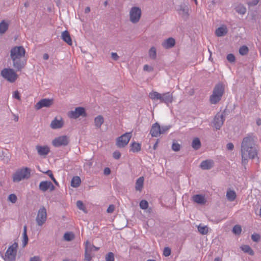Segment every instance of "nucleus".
<instances>
[{
  "label": "nucleus",
  "mask_w": 261,
  "mask_h": 261,
  "mask_svg": "<svg viewBox=\"0 0 261 261\" xmlns=\"http://www.w3.org/2000/svg\"><path fill=\"white\" fill-rule=\"evenodd\" d=\"M64 239L65 241H70L74 239V235L69 232H66L64 235Z\"/></svg>",
  "instance_id": "41"
},
{
  "label": "nucleus",
  "mask_w": 261,
  "mask_h": 261,
  "mask_svg": "<svg viewBox=\"0 0 261 261\" xmlns=\"http://www.w3.org/2000/svg\"><path fill=\"white\" fill-rule=\"evenodd\" d=\"M227 60L230 63L234 62L236 60V58L233 54H229L226 57Z\"/></svg>",
  "instance_id": "47"
},
{
  "label": "nucleus",
  "mask_w": 261,
  "mask_h": 261,
  "mask_svg": "<svg viewBox=\"0 0 261 261\" xmlns=\"http://www.w3.org/2000/svg\"><path fill=\"white\" fill-rule=\"evenodd\" d=\"M36 149L40 155H46L49 152V148L47 146H36Z\"/></svg>",
  "instance_id": "22"
},
{
  "label": "nucleus",
  "mask_w": 261,
  "mask_h": 261,
  "mask_svg": "<svg viewBox=\"0 0 261 261\" xmlns=\"http://www.w3.org/2000/svg\"><path fill=\"white\" fill-rule=\"evenodd\" d=\"M31 176V170L27 167L18 169L13 175V181L18 182L24 179H28Z\"/></svg>",
  "instance_id": "4"
},
{
  "label": "nucleus",
  "mask_w": 261,
  "mask_h": 261,
  "mask_svg": "<svg viewBox=\"0 0 261 261\" xmlns=\"http://www.w3.org/2000/svg\"><path fill=\"white\" fill-rule=\"evenodd\" d=\"M62 39L69 45L72 44V40L69 33L67 31L62 32L61 35Z\"/></svg>",
  "instance_id": "24"
},
{
  "label": "nucleus",
  "mask_w": 261,
  "mask_h": 261,
  "mask_svg": "<svg viewBox=\"0 0 261 261\" xmlns=\"http://www.w3.org/2000/svg\"><path fill=\"white\" fill-rule=\"evenodd\" d=\"M171 127V125H165L161 127V134H163L167 132Z\"/></svg>",
  "instance_id": "46"
},
{
  "label": "nucleus",
  "mask_w": 261,
  "mask_h": 261,
  "mask_svg": "<svg viewBox=\"0 0 261 261\" xmlns=\"http://www.w3.org/2000/svg\"><path fill=\"white\" fill-rule=\"evenodd\" d=\"M201 142L199 138H194L192 142V146L195 150H198L201 147Z\"/></svg>",
  "instance_id": "33"
},
{
  "label": "nucleus",
  "mask_w": 261,
  "mask_h": 261,
  "mask_svg": "<svg viewBox=\"0 0 261 261\" xmlns=\"http://www.w3.org/2000/svg\"><path fill=\"white\" fill-rule=\"evenodd\" d=\"M225 86L222 82L216 84L213 90L212 95L210 96V102L213 105L218 103L222 99L224 93Z\"/></svg>",
  "instance_id": "2"
},
{
  "label": "nucleus",
  "mask_w": 261,
  "mask_h": 261,
  "mask_svg": "<svg viewBox=\"0 0 261 261\" xmlns=\"http://www.w3.org/2000/svg\"><path fill=\"white\" fill-rule=\"evenodd\" d=\"M214 161L212 160H206L202 161L200 165V168L203 170L211 169L214 166Z\"/></svg>",
  "instance_id": "19"
},
{
  "label": "nucleus",
  "mask_w": 261,
  "mask_h": 261,
  "mask_svg": "<svg viewBox=\"0 0 261 261\" xmlns=\"http://www.w3.org/2000/svg\"><path fill=\"white\" fill-rule=\"evenodd\" d=\"M141 146L139 143L134 142L131 144L130 150L133 152H138L141 150Z\"/></svg>",
  "instance_id": "32"
},
{
  "label": "nucleus",
  "mask_w": 261,
  "mask_h": 261,
  "mask_svg": "<svg viewBox=\"0 0 261 261\" xmlns=\"http://www.w3.org/2000/svg\"><path fill=\"white\" fill-rule=\"evenodd\" d=\"M226 148L229 150H232L234 148V145L232 143H228L226 145Z\"/></svg>",
  "instance_id": "58"
},
{
  "label": "nucleus",
  "mask_w": 261,
  "mask_h": 261,
  "mask_svg": "<svg viewBox=\"0 0 261 261\" xmlns=\"http://www.w3.org/2000/svg\"><path fill=\"white\" fill-rule=\"evenodd\" d=\"M226 197L227 199L229 201H234L237 197L236 193L234 191L230 190V189H228L226 192Z\"/></svg>",
  "instance_id": "27"
},
{
  "label": "nucleus",
  "mask_w": 261,
  "mask_h": 261,
  "mask_svg": "<svg viewBox=\"0 0 261 261\" xmlns=\"http://www.w3.org/2000/svg\"><path fill=\"white\" fill-rule=\"evenodd\" d=\"M149 97L152 100H159L160 103H164L167 106L173 101V96L170 92L161 94L156 91H152L149 93Z\"/></svg>",
  "instance_id": "3"
},
{
  "label": "nucleus",
  "mask_w": 261,
  "mask_h": 261,
  "mask_svg": "<svg viewBox=\"0 0 261 261\" xmlns=\"http://www.w3.org/2000/svg\"><path fill=\"white\" fill-rule=\"evenodd\" d=\"M94 256V254L90 252V250H88L85 248L84 259L85 261H91Z\"/></svg>",
  "instance_id": "35"
},
{
  "label": "nucleus",
  "mask_w": 261,
  "mask_h": 261,
  "mask_svg": "<svg viewBox=\"0 0 261 261\" xmlns=\"http://www.w3.org/2000/svg\"><path fill=\"white\" fill-rule=\"evenodd\" d=\"M115 205L113 204H111L109 205V206L107 208V212L108 213H112L115 211Z\"/></svg>",
  "instance_id": "52"
},
{
  "label": "nucleus",
  "mask_w": 261,
  "mask_h": 261,
  "mask_svg": "<svg viewBox=\"0 0 261 261\" xmlns=\"http://www.w3.org/2000/svg\"><path fill=\"white\" fill-rule=\"evenodd\" d=\"M251 239L255 242H258L260 239L259 234L257 233H254L251 235Z\"/></svg>",
  "instance_id": "48"
},
{
  "label": "nucleus",
  "mask_w": 261,
  "mask_h": 261,
  "mask_svg": "<svg viewBox=\"0 0 261 261\" xmlns=\"http://www.w3.org/2000/svg\"><path fill=\"white\" fill-rule=\"evenodd\" d=\"M225 111L223 112L222 113H218L213 121V124L215 128L217 129H220L221 126L223 125L225 121Z\"/></svg>",
  "instance_id": "11"
},
{
  "label": "nucleus",
  "mask_w": 261,
  "mask_h": 261,
  "mask_svg": "<svg viewBox=\"0 0 261 261\" xmlns=\"http://www.w3.org/2000/svg\"><path fill=\"white\" fill-rule=\"evenodd\" d=\"M149 57L152 59H155L156 57V48L154 47H151L149 50Z\"/></svg>",
  "instance_id": "38"
},
{
  "label": "nucleus",
  "mask_w": 261,
  "mask_h": 261,
  "mask_svg": "<svg viewBox=\"0 0 261 261\" xmlns=\"http://www.w3.org/2000/svg\"><path fill=\"white\" fill-rule=\"evenodd\" d=\"M53 104V99L43 98L39 100L35 106L36 110H39L43 107L49 108Z\"/></svg>",
  "instance_id": "16"
},
{
  "label": "nucleus",
  "mask_w": 261,
  "mask_h": 261,
  "mask_svg": "<svg viewBox=\"0 0 261 261\" xmlns=\"http://www.w3.org/2000/svg\"><path fill=\"white\" fill-rule=\"evenodd\" d=\"M180 145L178 143H173L172 145V149L175 151H178L180 150Z\"/></svg>",
  "instance_id": "49"
},
{
  "label": "nucleus",
  "mask_w": 261,
  "mask_h": 261,
  "mask_svg": "<svg viewBox=\"0 0 261 261\" xmlns=\"http://www.w3.org/2000/svg\"><path fill=\"white\" fill-rule=\"evenodd\" d=\"M164 255L165 256H168L171 254V249L169 247H165L164 249Z\"/></svg>",
  "instance_id": "51"
},
{
  "label": "nucleus",
  "mask_w": 261,
  "mask_h": 261,
  "mask_svg": "<svg viewBox=\"0 0 261 261\" xmlns=\"http://www.w3.org/2000/svg\"><path fill=\"white\" fill-rule=\"evenodd\" d=\"M47 218V213L46 208L42 206L38 210L37 215L36 218V223L38 225L41 226L45 222Z\"/></svg>",
  "instance_id": "8"
},
{
  "label": "nucleus",
  "mask_w": 261,
  "mask_h": 261,
  "mask_svg": "<svg viewBox=\"0 0 261 261\" xmlns=\"http://www.w3.org/2000/svg\"><path fill=\"white\" fill-rule=\"evenodd\" d=\"M175 44V40L172 38L170 37L165 40L162 44L163 47L166 49H169L173 47Z\"/></svg>",
  "instance_id": "20"
},
{
  "label": "nucleus",
  "mask_w": 261,
  "mask_h": 261,
  "mask_svg": "<svg viewBox=\"0 0 261 261\" xmlns=\"http://www.w3.org/2000/svg\"><path fill=\"white\" fill-rule=\"evenodd\" d=\"M259 1V0H252L251 2H250L248 3V5L249 6H255L257 5Z\"/></svg>",
  "instance_id": "56"
},
{
  "label": "nucleus",
  "mask_w": 261,
  "mask_h": 261,
  "mask_svg": "<svg viewBox=\"0 0 261 261\" xmlns=\"http://www.w3.org/2000/svg\"><path fill=\"white\" fill-rule=\"evenodd\" d=\"M103 122L104 119L101 115H98L94 118V125L96 128H100Z\"/></svg>",
  "instance_id": "26"
},
{
  "label": "nucleus",
  "mask_w": 261,
  "mask_h": 261,
  "mask_svg": "<svg viewBox=\"0 0 261 261\" xmlns=\"http://www.w3.org/2000/svg\"><path fill=\"white\" fill-rule=\"evenodd\" d=\"M8 199L12 203H14L17 201V196L14 194H11L9 196Z\"/></svg>",
  "instance_id": "45"
},
{
  "label": "nucleus",
  "mask_w": 261,
  "mask_h": 261,
  "mask_svg": "<svg viewBox=\"0 0 261 261\" xmlns=\"http://www.w3.org/2000/svg\"><path fill=\"white\" fill-rule=\"evenodd\" d=\"M45 174H46L48 176H49V177L51 178V179L53 181V182L56 185H58V182L56 180V179L55 178L53 174L52 173V171L50 170H48L47 171L45 172Z\"/></svg>",
  "instance_id": "42"
},
{
  "label": "nucleus",
  "mask_w": 261,
  "mask_h": 261,
  "mask_svg": "<svg viewBox=\"0 0 261 261\" xmlns=\"http://www.w3.org/2000/svg\"><path fill=\"white\" fill-rule=\"evenodd\" d=\"M144 183V177L143 176L140 177L137 179L136 182L135 189L137 191H141Z\"/></svg>",
  "instance_id": "28"
},
{
  "label": "nucleus",
  "mask_w": 261,
  "mask_h": 261,
  "mask_svg": "<svg viewBox=\"0 0 261 261\" xmlns=\"http://www.w3.org/2000/svg\"><path fill=\"white\" fill-rule=\"evenodd\" d=\"M106 261H114V254L112 252H109L106 256Z\"/></svg>",
  "instance_id": "44"
},
{
  "label": "nucleus",
  "mask_w": 261,
  "mask_h": 261,
  "mask_svg": "<svg viewBox=\"0 0 261 261\" xmlns=\"http://www.w3.org/2000/svg\"><path fill=\"white\" fill-rule=\"evenodd\" d=\"M143 70L144 71L150 72L153 70V68L151 66H148V65H145L143 67Z\"/></svg>",
  "instance_id": "54"
},
{
  "label": "nucleus",
  "mask_w": 261,
  "mask_h": 261,
  "mask_svg": "<svg viewBox=\"0 0 261 261\" xmlns=\"http://www.w3.org/2000/svg\"><path fill=\"white\" fill-rule=\"evenodd\" d=\"M9 24L5 20L0 23V34H4L8 29Z\"/></svg>",
  "instance_id": "31"
},
{
  "label": "nucleus",
  "mask_w": 261,
  "mask_h": 261,
  "mask_svg": "<svg viewBox=\"0 0 261 261\" xmlns=\"http://www.w3.org/2000/svg\"><path fill=\"white\" fill-rule=\"evenodd\" d=\"M64 121L62 118L58 119L56 117L51 122L50 126L51 128L56 129L61 128L63 126Z\"/></svg>",
  "instance_id": "18"
},
{
  "label": "nucleus",
  "mask_w": 261,
  "mask_h": 261,
  "mask_svg": "<svg viewBox=\"0 0 261 261\" xmlns=\"http://www.w3.org/2000/svg\"><path fill=\"white\" fill-rule=\"evenodd\" d=\"M90 12V8L89 7H87L85 9V13H88Z\"/></svg>",
  "instance_id": "63"
},
{
  "label": "nucleus",
  "mask_w": 261,
  "mask_h": 261,
  "mask_svg": "<svg viewBox=\"0 0 261 261\" xmlns=\"http://www.w3.org/2000/svg\"><path fill=\"white\" fill-rule=\"evenodd\" d=\"M76 206L81 210L84 211L85 209V206L83 204V203L81 200H78L76 202Z\"/></svg>",
  "instance_id": "50"
},
{
  "label": "nucleus",
  "mask_w": 261,
  "mask_h": 261,
  "mask_svg": "<svg viewBox=\"0 0 261 261\" xmlns=\"http://www.w3.org/2000/svg\"><path fill=\"white\" fill-rule=\"evenodd\" d=\"M192 198L195 202L200 204H204L206 202L205 196L201 194L195 195Z\"/></svg>",
  "instance_id": "21"
},
{
  "label": "nucleus",
  "mask_w": 261,
  "mask_h": 261,
  "mask_svg": "<svg viewBox=\"0 0 261 261\" xmlns=\"http://www.w3.org/2000/svg\"><path fill=\"white\" fill-rule=\"evenodd\" d=\"M198 230L199 232L202 234H206L208 233V227L206 226H198Z\"/></svg>",
  "instance_id": "37"
},
{
  "label": "nucleus",
  "mask_w": 261,
  "mask_h": 261,
  "mask_svg": "<svg viewBox=\"0 0 261 261\" xmlns=\"http://www.w3.org/2000/svg\"><path fill=\"white\" fill-rule=\"evenodd\" d=\"M140 207L143 210H146L148 206V203L145 200H142L140 202Z\"/></svg>",
  "instance_id": "43"
},
{
  "label": "nucleus",
  "mask_w": 261,
  "mask_h": 261,
  "mask_svg": "<svg viewBox=\"0 0 261 261\" xmlns=\"http://www.w3.org/2000/svg\"><path fill=\"white\" fill-rule=\"evenodd\" d=\"M179 13L184 18H187L189 16V9L187 6H180Z\"/></svg>",
  "instance_id": "25"
},
{
  "label": "nucleus",
  "mask_w": 261,
  "mask_h": 261,
  "mask_svg": "<svg viewBox=\"0 0 261 261\" xmlns=\"http://www.w3.org/2000/svg\"><path fill=\"white\" fill-rule=\"evenodd\" d=\"M13 97L18 99V100H20V95H19V93L18 91H15L14 93V95H13Z\"/></svg>",
  "instance_id": "59"
},
{
  "label": "nucleus",
  "mask_w": 261,
  "mask_h": 261,
  "mask_svg": "<svg viewBox=\"0 0 261 261\" xmlns=\"http://www.w3.org/2000/svg\"><path fill=\"white\" fill-rule=\"evenodd\" d=\"M13 66L17 71H21L26 64V60L24 58H15L11 59Z\"/></svg>",
  "instance_id": "14"
},
{
  "label": "nucleus",
  "mask_w": 261,
  "mask_h": 261,
  "mask_svg": "<svg viewBox=\"0 0 261 261\" xmlns=\"http://www.w3.org/2000/svg\"><path fill=\"white\" fill-rule=\"evenodd\" d=\"M249 49L247 46L243 45L239 49V53L241 55L244 56L248 54Z\"/></svg>",
  "instance_id": "39"
},
{
  "label": "nucleus",
  "mask_w": 261,
  "mask_h": 261,
  "mask_svg": "<svg viewBox=\"0 0 261 261\" xmlns=\"http://www.w3.org/2000/svg\"><path fill=\"white\" fill-rule=\"evenodd\" d=\"M242 164L245 165L248 159H253L257 154L255 137L248 134L242 140L241 146Z\"/></svg>",
  "instance_id": "1"
},
{
  "label": "nucleus",
  "mask_w": 261,
  "mask_h": 261,
  "mask_svg": "<svg viewBox=\"0 0 261 261\" xmlns=\"http://www.w3.org/2000/svg\"><path fill=\"white\" fill-rule=\"evenodd\" d=\"M85 248L88 250H90V252L92 253L93 251H97L99 248L95 246L93 244H90L88 241L85 243Z\"/></svg>",
  "instance_id": "30"
},
{
  "label": "nucleus",
  "mask_w": 261,
  "mask_h": 261,
  "mask_svg": "<svg viewBox=\"0 0 261 261\" xmlns=\"http://www.w3.org/2000/svg\"><path fill=\"white\" fill-rule=\"evenodd\" d=\"M18 247V245L16 242H14L9 247L4 257L5 261H14L15 260Z\"/></svg>",
  "instance_id": "6"
},
{
  "label": "nucleus",
  "mask_w": 261,
  "mask_h": 261,
  "mask_svg": "<svg viewBox=\"0 0 261 261\" xmlns=\"http://www.w3.org/2000/svg\"><path fill=\"white\" fill-rule=\"evenodd\" d=\"M237 12L240 14H244L246 13V9L245 7H241L239 10H237Z\"/></svg>",
  "instance_id": "55"
},
{
  "label": "nucleus",
  "mask_w": 261,
  "mask_h": 261,
  "mask_svg": "<svg viewBox=\"0 0 261 261\" xmlns=\"http://www.w3.org/2000/svg\"><path fill=\"white\" fill-rule=\"evenodd\" d=\"M256 124L258 125V126H259L261 125V119H258L257 120H256Z\"/></svg>",
  "instance_id": "64"
},
{
  "label": "nucleus",
  "mask_w": 261,
  "mask_h": 261,
  "mask_svg": "<svg viewBox=\"0 0 261 261\" xmlns=\"http://www.w3.org/2000/svg\"><path fill=\"white\" fill-rule=\"evenodd\" d=\"M242 231L241 226L239 225H236L233 226L232 232L236 234H240Z\"/></svg>",
  "instance_id": "40"
},
{
  "label": "nucleus",
  "mask_w": 261,
  "mask_h": 261,
  "mask_svg": "<svg viewBox=\"0 0 261 261\" xmlns=\"http://www.w3.org/2000/svg\"><path fill=\"white\" fill-rule=\"evenodd\" d=\"M68 117L72 119H77L82 116L85 117L87 116L85 109L83 107H77L74 111H71L68 113Z\"/></svg>",
  "instance_id": "9"
},
{
  "label": "nucleus",
  "mask_w": 261,
  "mask_h": 261,
  "mask_svg": "<svg viewBox=\"0 0 261 261\" xmlns=\"http://www.w3.org/2000/svg\"><path fill=\"white\" fill-rule=\"evenodd\" d=\"M111 57L115 61L118 60L119 58L117 54L116 53H112Z\"/></svg>",
  "instance_id": "57"
},
{
  "label": "nucleus",
  "mask_w": 261,
  "mask_h": 261,
  "mask_svg": "<svg viewBox=\"0 0 261 261\" xmlns=\"http://www.w3.org/2000/svg\"><path fill=\"white\" fill-rule=\"evenodd\" d=\"M131 137V133H125L117 139V146L118 147H125L129 142Z\"/></svg>",
  "instance_id": "12"
},
{
  "label": "nucleus",
  "mask_w": 261,
  "mask_h": 261,
  "mask_svg": "<svg viewBox=\"0 0 261 261\" xmlns=\"http://www.w3.org/2000/svg\"><path fill=\"white\" fill-rule=\"evenodd\" d=\"M2 76L10 83H14L18 77V75L13 69L5 68L1 72Z\"/></svg>",
  "instance_id": "5"
},
{
  "label": "nucleus",
  "mask_w": 261,
  "mask_h": 261,
  "mask_svg": "<svg viewBox=\"0 0 261 261\" xmlns=\"http://www.w3.org/2000/svg\"><path fill=\"white\" fill-rule=\"evenodd\" d=\"M141 9L136 7L131 8L129 12L130 20L133 23H137L141 17Z\"/></svg>",
  "instance_id": "10"
},
{
  "label": "nucleus",
  "mask_w": 261,
  "mask_h": 261,
  "mask_svg": "<svg viewBox=\"0 0 261 261\" xmlns=\"http://www.w3.org/2000/svg\"><path fill=\"white\" fill-rule=\"evenodd\" d=\"M81 182V178L78 176H74L71 181V186L74 188L79 187Z\"/></svg>",
  "instance_id": "29"
},
{
  "label": "nucleus",
  "mask_w": 261,
  "mask_h": 261,
  "mask_svg": "<svg viewBox=\"0 0 261 261\" xmlns=\"http://www.w3.org/2000/svg\"><path fill=\"white\" fill-rule=\"evenodd\" d=\"M43 58L44 60H46L49 58V56L47 54H44L43 56Z\"/></svg>",
  "instance_id": "62"
},
{
  "label": "nucleus",
  "mask_w": 261,
  "mask_h": 261,
  "mask_svg": "<svg viewBox=\"0 0 261 261\" xmlns=\"http://www.w3.org/2000/svg\"><path fill=\"white\" fill-rule=\"evenodd\" d=\"M150 134L153 137H159L161 135V126L159 123L156 122L152 124Z\"/></svg>",
  "instance_id": "17"
},
{
  "label": "nucleus",
  "mask_w": 261,
  "mask_h": 261,
  "mask_svg": "<svg viewBox=\"0 0 261 261\" xmlns=\"http://www.w3.org/2000/svg\"><path fill=\"white\" fill-rule=\"evenodd\" d=\"M27 226L26 225L24 226L23 232V240L22 241V244H23V247L26 246V245L28 244V240H29L28 237L27 233Z\"/></svg>",
  "instance_id": "36"
},
{
  "label": "nucleus",
  "mask_w": 261,
  "mask_h": 261,
  "mask_svg": "<svg viewBox=\"0 0 261 261\" xmlns=\"http://www.w3.org/2000/svg\"><path fill=\"white\" fill-rule=\"evenodd\" d=\"M69 138L67 136H61L53 140L52 143L55 147L65 146L68 144Z\"/></svg>",
  "instance_id": "13"
},
{
  "label": "nucleus",
  "mask_w": 261,
  "mask_h": 261,
  "mask_svg": "<svg viewBox=\"0 0 261 261\" xmlns=\"http://www.w3.org/2000/svg\"><path fill=\"white\" fill-rule=\"evenodd\" d=\"M228 30L227 28L223 25L217 28L215 31V34L218 37H222L225 36L227 33Z\"/></svg>",
  "instance_id": "23"
},
{
  "label": "nucleus",
  "mask_w": 261,
  "mask_h": 261,
  "mask_svg": "<svg viewBox=\"0 0 261 261\" xmlns=\"http://www.w3.org/2000/svg\"><path fill=\"white\" fill-rule=\"evenodd\" d=\"M111 173V170L109 168L107 167L104 169V174L106 175H109Z\"/></svg>",
  "instance_id": "61"
},
{
  "label": "nucleus",
  "mask_w": 261,
  "mask_h": 261,
  "mask_svg": "<svg viewBox=\"0 0 261 261\" xmlns=\"http://www.w3.org/2000/svg\"><path fill=\"white\" fill-rule=\"evenodd\" d=\"M241 248L242 251H243L245 253H248L249 255H254V251L252 249V248L247 245H244L241 247Z\"/></svg>",
  "instance_id": "34"
},
{
  "label": "nucleus",
  "mask_w": 261,
  "mask_h": 261,
  "mask_svg": "<svg viewBox=\"0 0 261 261\" xmlns=\"http://www.w3.org/2000/svg\"><path fill=\"white\" fill-rule=\"evenodd\" d=\"M30 261H41L40 257L38 256H34L31 257Z\"/></svg>",
  "instance_id": "60"
},
{
  "label": "nucleus",
  "mask_w": 261,
  "mask_h": 261,
  "mask_svg": "<svg viewBox=\"0 0 261 261\" xmlns=\"http://www.w3.org/2000/svg\"><path fill=\"white\" fill-rule=\"evenodd\" d=\"M113 158L116 160L120 159L121 156V153L119 151H115L113 154Z\"/></svg>",
  "instance_id": "53"
},
{
  "label": "nucleus",
  "mask_w": 261,
  "mask_h": 261,
  "mask_svg": "<svg viewBox=\"0 0 261 261\" xmlns=\"http://www.w3.org/2000/svg\"><path fill=\"white\" fill-rule=\"evenodd\" d=\"M39 189L42 192H45L48 190L53 191L55 189V187L50 181H42L39 184Z\"/></svg>",
  "instance_id": "15"
},
{
  "label": "nucleus",
  "mask_w": 261,
  "mask_h": 261,
  "mask_svg": "<svg viewBox=\"0 0 261 261\" xmlns=\"http://www.w3.org/2000/svg\"><path fill=\"white\" fill-rule=\"evenodd\" d=\"M25 50L22 46H16L10 50L11 59L15 58H24Z\"/></svg>",
  "instance_id": "7"
}]
</instances>
